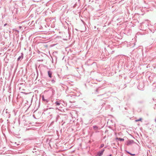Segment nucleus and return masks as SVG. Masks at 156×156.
Returning <instances> with one entry per match:
<instances>
[{
    "mask_svg": "<svg viewBox=\"0 0 156 156\" xmlns=\"http://www.w3.org/2000/svg\"><path fill=\"white\" fill-rule=\"evenodd\" d=\"M141 119H141L140 118V119H139L136 120L135 121L138 122V121H141Z\"/></svg>",
    "mask_w": 156,
    "mask_h": 156,
    "instance_id": "5",
    "label": "nucleus"
},
{
    "mask_svg": "<svg viewBox=\"0 0 156 156\" xmlns=\"http://www.w3.org/2000/svg\"><path fill=\"white\" fill-rule=\"evenodd\" d=\"M94 129H97L98 127L97 126H94Z\"/></svg>",
    "mask_w": 156,
    "mask_h": 156,
    "instance_id": "6",
    "label": "nucleus"
},
{
    "mask_svg": "<svg viewBox=\"0 0 156 156\" xmlns=\"http://www.w3.org/2000/svg\"><path fill=\"white\" fill-rule=\"evenodd\" d=\"M55 104L57 105H60L61 103L59 102L58 101H57L55 102Z\"/></svg>",
    "mask_w": 156,
    "mask_h": 156,
    "instance_id": "4",
    "label": "nucleus"
},
{
    "mask_svg": "<svg viewBox=\"0 0 156 156\" xmlns=\"http://www.w3.org/2000/svg\"><path fill=\"white\" fill-rule=\"evenodd\" d=\"M116 139L119 140H120V141H124V139L121 138H116Z\"/></svg>",
    "mask_w": 156,
    "mask_h": 156,
    "instance_id": "3",
    "label": "nucleus"
},
{
    "mask_svg": "<svg viewBox=\"0 0 156 156\" xmlns=\"http://www.w3.org/2000/svg\"><path fill=\"white\" fill-rule=\"evenodd\" d=\"M20 27V28H21V27Z\"/></svg>",
    "mask_w": 156,
    "mask_h": 156,
    "instance_id": "13",
    "label": "nucleus"
},
{
    "mask_svg": "<svg viewBox=\"0 0 156 156\" xmlns=\"http://www.w3.org/2000/svg\"><path fill=\"white\" fill-rule=\"evenodd\" d=\"M104 151V150L103 149L102 150H101L100 152H99L98 154L99 155V156H101L103 154Z\"/></svg>",
    "mask_w": 156,
    "mask_h": 156,
    "instance_id": "1",
    "label": "nucleus"
},
{
    "mask_svg": "<svg viewBox=\"0 0 156 156\" xmlns=\"http://www.w3.org/2000/svg\"><path fill=\"white\" fill-rule=\"evenodd\" d=\"M7 25V24L6 23H5V24H4V26H6Z\"/></svg>",
    "mask_w": 156,
    "mask_h": 156,
    "instance_id": "11",
    "label": "nucleus"
},
{
    "mask_svg": "<svg viewBox=\"0 0 156 156\" xmlns=\"http://www.w3.org/2000/svg\"><path fill=\"white\" fill-rule=\"evenodd\" d=\"M103 146H104V144H101V147H103Z\"/></svg>",
    "mask_w": 156,
    "mask_h": 156,
    "instance_id": "10",
    "label": "nucleus"
},
{
    "mask_svg": "<svg viewBox=\"0 0 156 156\" xmlns=\"http://www.w3.org/2000/svg\"><path fill=\"white\" fill-rule=\"evenodd\" d=\"M130 141H129V142H128L127 143V145H129V144H130Z\"/></svg>",
    "mask_w": 156,
    "mask_h": 156,
    "instance_id": "7",
    "label": "nucleus"
},
{
    "mask_svg": "<svg viewBox=\"0 0 156 156\" xmlns=\"http://www.w3.org/2000/svg\"><path fill=\"white\" fill-rule=\"evenodd\" d=\"M111 155H111H111H110V156H111Z\"/></svg>",
    "mask_w": 156,
    "mask_h": 156,
    "instance_id": "12",
    "label": "nucleus"
},
{
    "mask_svg": "<svg viewBox=\"0 0 156 156\" xmlns=\"http://www.w3.org/2000/svg\"><path fill=\"white\" fill-rule=\"evenodd\" d=\"M48 73L49 77L50 78L51 77L52 73L50 71H48Z\"/></svg>",
    "mask_w": 156,
    "mask_h": 156,
    "instance_id": "2",
    "label": "nucleus"
},
{
    "mask_svg": "<svg viewBox=\"0 0 156 156\" xmlns=\"http://www.w3.org/2000/svg\"><path fill=\"white\" fill-rule=\"evenodd\" d=\"M130 155H133V156H134L135 155V154H132L131 153H129Z\"/></svg>",
    "mask_w": 156,
    "mask_h": 156,
    "instance_id": "8",
    "label": "nucleus"
},
{
    "mask_svg": "<svg viewBox=\"0 0 156 156\" xmlns=\"http://www.w3.org/2000/svg\"><path fill=\"white\" fill-rule=\"evenodd\" d=\"M42 98L43 100H44V96H42Z\"/></svg>",
    "mask_w": 156,
    "mask_h": 156,
    "instance_id": "9",
    "label": "nucleus"
}]
</instances>
